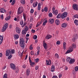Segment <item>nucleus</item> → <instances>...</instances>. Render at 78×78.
Masks as SVG:
<instances>
[{"instance_id": "nucleus-51", "label": "nucleus", "mask_w": 78, "mask_h": 78, "mask_svg": "<svg viewBox=\"0 0 78 78\" xmlns=\"http://www.w3.org/2000/svg\"><path fill=\"white\" fill-rule=\"evenodd\" d=\"M0 18H1V19H2V20H3V18H4L3 14H2Z\"/></svg>"}, {"instance_id": "nucleus-6", "label": "nucleus", "mask_w": 78, "mask_h": 78, "mask_svg": "<svg viewBox=\"0 0 78 78\" xmlns=\"http://www.w3.org/2000/svg\"><path fill=\"white\" fill-rule=\"evenodd\" d=\"M67 12H64L61 15V18H62V19H64L66 18L67 15Z\"/></svg>"}, {"instance_id": "nucleus-48", "label": "nucleus", "mask_w": 78, "mask_h": 78, "mask_svg": "<svg viewBox=\"0 0 78 78\" xmlns=\"http://www.w3.org/2000/svg\"><path fill=\"white\" fill-rule=\"evenodd\" d=\"M14 52H15L14 49H12L11 51V54H14Z\"/></svg>"}, {"instance_id": "nucleus-53", "label": "nucleus", "mask_w": 78, "mask_h": 78, "mask_svg": "<svg viewBox=\"0 0 78 78\" xmlns=\"http://www.w3.org/2000/svg\"><path fill=\"white\" fill-rule=\"evenodd\" d=\"M74 17L75 18H78V15L75 14V15H74Z\"/></svg>"}, {"instance_id": "nucleus-26", "label": "nucleus", "mask_w": 78, "mask_h": 78, "mask_svg": "<svg viewBox=\"0 0 78 78\" xmlns=\"http://www.w3.org/2000/svg\"><path fill=\"white\" fill-rule=\"evenodd\" d=\"M20 2L22 4H25V0H20Z\"/></svg>"}, {"instance_id": "nucleus-23", "label": "nucleus", "mask_w": 78, "mask_h": 78, "mask_svg": "<svg viewBox=\"0 0 78 78\" xmlns=\"http://www.w3.org/2000/svg\"><path fill=\"white\" fill-rule=\"evenodd\" d=\"M62 18V14L60 13H59L57 16V18Z\"/></svg>"}, {"instance_id": "nucleus-9", "label": "nucleus", "mask_w": 78, "mask_h": 78, "mask_svg": "<svg viewBox=\"0 0 78 78\" xmlns=\"http://www.w3.org/2000/svg\"><path fill=\"white\" fill-rule=\"evenodd\" d=\"M11 51L9 49H7L6 51V56H9V54H11Z\"/></svg>"}, {"instance_id": "nucleus-16", "label": "nucleus", "mask_w": 78, "mask_h": 78, "mask_svg": "<svg viewBox=\"0 0 78 78\" xmlns=\"http://www.w3.org/2000/svg\"><path fill=\"white\" fill-rule=\"evenodd\" d=\"M3 37L2 35H0V45L2 43V42L3 41Z\"/></svg>"}, {"instance_id": "nucleus-31", "label": "nucleus", "mask_w": 78, "mask_h": 78, "mask_svg": "<svg viewBox=\"0 0 78 78\" xmlns=\"http://www.w3.org/2000/svg\"><path fill=\"white\" fill-rule=\"evenodd\" d=\"M49 17L51 18L53 16V14L51 12H49L48 14Z\"/></svg>"}, {"instance_id": "nucleus-10", "label": "nucleus", "mask_w": 78, "mask_h": 78, "mask_svg": "<svg viewBox=\"0 0 78 78\" xmlns=\"http://www.w3.org/2000/svg\"><path fill=\"white\" fill-rule=\"evenodd\" d=\"M55 21L54 19L50 18L48 20V22L50 24H53Z\"/></svg>"}, {"instance_id": "nucleus-25", "label": "nucleus", "mask_w": 78, "mask_h": 78, "mask_svg": "<svg viewBox=\"0 0 78 78\" xmlns=\"http://www.w3.org/2000/svg\"><path fill=\"white\" fill-rule=\"evenodd\" d=\"M23 17L24 20L25 21H26V18H27V15L26 14H25V13H23Z\"/></svg>"}, {"instance_id": "nucleus-39", "label": "nucleus", "mask_w": 78, "mask_h": 78, "mask_svg": "<svg viewBox=\"0 0 78 78\" xmlns=\"http://www.w3.org/2000/svg\"><path fill=\"white\" fill-rule=\"evenodd\" d=\"M77 37H74V38H73V42H75L76 40L77 39Z\"/></svg>"}, {"instance_id": "nucleus-24", "label": "nucleus", "mask_w": 78, "mask_h": 78, "mask_svg": "<svg viewBox=\"0 0 78 78\" xmlns=\"http://www.w3.org/2000/svg\"><path fill=\"white\" fill-rule=\"evenodd\" d=\"M26 73H27V75L28 76L29 75L30 73V69H28L27 70V71L26 72Z\"/></svg>"}, {"instance_id": "nucleus-11", "label": "nucleus", "mask_w": 78, "mask_h": 78, "mask_svg": "<svg viewBox=\"0 0 78 78\" xmlns=\"http://www.w3.org/2000/svg\"><path fill=\"white\" fill-rule=\"evenodd\" d=\"M16 31L17 33L20 34L21 30L19 27H16Z\"/></svg>"}, {"instance_id": "nucleus-30", "label": "nucleus", "mask_w": 78, "mask_h": 78, "mask_svg": "<svg viewBox=\"0 0 78 78\" xmlns=\"http://www.w3.org/2000/svg\"><path fill=\"white\" fill-rule=\"evenodd\" d=\"M52 10L53 11V14H55V7L54 6L53 7Z\"/></svg>"}, {"instance_id": "nucleus-12", "label": "nucleus", "mask_w": 78, "mask_h": 78, "mask_svg": "<svg viewBox=\"0 0 78 78\" xmlns=\"http://www.w3.org/2000/svg\"><path fill=\"white\" fill-rule=\"evenodd\" d=\"M10 66L11 68L13 69H16V67L14 64H13V63H11L10 65Z\"/></svg>"}, {"instance_id": "nucleus-50", "label": "nucleus", "mask_w": 78, "mask_h": 78, "mask_svg": "<svg viewBox=\"0 0 78 78\" xmlns=\"http://www.w3.org/2000/svg\"><path fill=\"white\" fill-rule=\"evenodd\" d=\"M32 27H33V25L31 24L29 26V28L30 29L32 28Z\"/></svg>"}, {"instance_id": "nucleus-21", "label": "nucleus", "mask_w": 78, "mask_h": 78, "mask_svg": "<svg viewBox=\"0 0 78 78\" xmlns=\"http://www.w3.org/2000/svg\"><path fill=\"white\" fill-rule=\"evenodd\" d=\"M37 2H34L33 4L34 8H35V7L37 6Z\"/></svg>"}, {"instance_id": "nucleus-3", "label": "nucleus", "mask_w": 78, "mask_h": 78, "mask_svg": "<svg viewBox=\"0 0 78 78\" xmlns=\"http://www.w3.org/2000/svg\"><path fill=\"white\" fill-rule=\"evenodd\" d=\"M8 27V23H5V25H4L2 27V32H4V31H5L6 29H7Z\"/></svg>"}, {"instance_id": "nucleus-36", "label": "nucleus", "mask_w": 78, "mask_h": 78, "mask_svg": "<svg viewBox=\"0 0 78 78\" xmlns=\"http://www.w3.org/2000/svg\"><path fill=\"white\" fill-rule=\"evenodd\" d=\"M3 78H7V73H5L4 75Z\"/></svg>"}, {"instance_id": "nucleus-54", "label": "nucleus", "mask_w": 78, "mask_h": 78, "mask_svg": "<svg viewBox=\"0 0 78 78\" xmlns=\"http://www.w3.org/2000/svg\"><path fill=\"white\" fill-rule=\"evenodd\" d=\"M57 44L59 45V44H60V41H57L56 42Z\"/></svg>"}, {"instance_id": "nucleus-60", "label": "nucleus", "mask_w": 78, "mask_h": 78, "mask_svg": "<svg viewBox=\"0 0 78 78\" xmlns=\"http://www.w3.org/2000/svg\"><path fill=\"white\" fill-rule=\"evenodd\" d=\"M45 21L43 23V26H45Z\"/></svg>"}, {"instance_id": "nucleus-20", "label": "nucleus", "mask_w": 78, "mask_h": 78, "mask_svg": "<svg viewBox=\"0 0 78 78\" xmlns=\"http://www.w3.org/2000/svg\"><path fill=\"white\" fill-rule=\"evenodd\" d=\"M55 69V66L53 65L51 67V72H54Z\"/></svg>"}, {"instance_id": "nucleus-63", "label": "nucleus", "mask_w": 78, "mask_h": 78, "mask_svg": "<svg viewBox=\"0 0 78 78\" xmlns=\"http://www.w3.org/2000/svg\"><path fill=\"white\" fill-rule=\"evenodd\" d=\"M18 43V41H15V44H17Z\"/></svg>"}, {"instance_id": "nucleus-37", "label": "nucleus", "mask_w": 78, "mask_h": 78, "mask_svg": "<svg viewBox=\"0 0 78 78\" xmlns=\"http://www.w3.org/2000/svg\"><path fill=\"white\" fill-rule=\"evenodd\" d=\"M20 25H22V26H23V25L24 23L23 21L22 20H21V21H20Z\"/></svg>"}, {"instance_id": "nucleus-2", "label": "nucleus", "mask_w": 78, "mask_h": 78, "mask_svg": "<svg viewBox=\"0 0 78 78\" xmlns=\"http://www.w3.org/2000/svg\"><path fill=\"white\" fill-rule=\"evenodd\" d=\"M66 61L67 62H69L70 64H73L75 62V59H71L69 57L67 58Z\"/></svg>"}, {"instance_id": "nucleus-13", "label": "nucleus", "mask_w": 78, "mask_h": 78, "mask_svg": "<svg viewBox=\"0 0 78 78\" xmlns=\"http://www.w3.org/2000/svg\"><path fill=\"white\" fill-rule=\"evenodd\" d=\"M46 62L47 63L46 65H50L51 63V61L50 59H49V61L46 60Z\"/></svg>"}, {"instance_id": "nucleus-1", "label": "nucleus", "mask_w": 78, "mask_h": 78, "mask_svg": "<svg viewBox=\"0 0 78 78\" xmlns=\"http://www.w3.org/2000/svg\"><path fill=\"white\" fill-rule=\"evenodd\" d=\"M19 43L20 47H22L23 49H24L25 47V41H24V39L23 38H20Z\"/></svg>"}, {"instance_id": "nucleus-19", "label": "nucleus", "mask_w": 78, "mask_h": 78, "mask_svg": "<svg viewBox=\"0 0 78 78\" xmlns=\"http://www.w3.org/2000/svg\"><path fill=\"white\" fill-rule=\"evenodd\" d=\"M55 23L56 25H58L59 24H60V21L59 20H56L55 21Z\"/></svg>"}, {"instance_id": "nucleus-59", "label": "nucleus", "mask_w": 78, "mask_h": 78, "mask_svg": "<svg viewBox=\"0 0 78 78\" xmlns=\"http://www.w3.org/2000/svg\"><path fill=\"white\" fill-rule=\"evenodd\" d=\"M38 66H35V69H36V70L38 69Z\"/></svg>"}, {"instance_id": "nucleus-52", "label": "nucleus", "mask_w": 78, "mask_h": 78, "mask_svg": "<svg viewBox=\"0 0 78 78\" xmlns=\"http://www.w3.org/2000/svg\"><path fill=\"white\" fill-rule=\"evenodd\" d=\"M52 78H58V77L57 76H56V75H54V76H52Z\"/></svg>"}, {"instance_id": "nucleus-40", "label": "nucleus", "mask_w": 78, "mask_h": 78, "mask_svg": "<svg viewBox=\"0 0 78 78\" xmlns=\"http://www.w3.org/2000/svg\"><path fill=\"white\" fill-rule=\"evenodd\" d=\"M58 10H56L55 11V15L56 16H57V15L58 14Z\"/></svg>"}, {"instance_id": "nucleus-4", "label": "nucleus", "mask_w": 78, "mask_h": 78, "mask_svg": "<svg viewBox=\"0 0 78 78\" xmlns=\"http://www.w3.org/2000/svg\"><path fill=\"white\" fill-rule=\"evenodd\" d=\"M29 28L27 26H25V28L22 31V34L23 35H25L26 34L27 31L28 30Z\"/></svg>"}, {"instance_id": "nucleus-32", "label": "nucleus", "mask_w": 78, "mask_h": 78, "mask_svg": "<svg viewBox=\"0 0 78 78\" xmlns=\"http://www.w3.org/2000/svg\"><path fill=\"white\" fill-rule=\"evenodd\" d=\"M59 55H58V54H57V53H56V54H55V58H59Z\"/></svg>"}, {"instance_id": "nucleus-57", "label": "nucleus", "mask_w": 78, "mask_h": 78, "mask_svg": "<svg viewBox=\"0 0 78 78\" xmlns=\"http://www.w3.org/2000/svg\"><path fill=\"white\" fill-rule=\"evenodd\" d=\"M30 54H31V55H34V52L33 51H31Z\"/></svg>"}, {"instance_id": "nucleus-56", "label": "nucleus", "mask_w": 78, "mask_h": 78, "mask_svg": "<svg viewBox=\"0 0 78 78\" xmlns=\"http://www.w3.org/2000/svg\"><path fill=\"white\" fill-rule=\"evenodd\" d=\"M32 33H35V31L33 29H32Z\"/></svg>"}, {"instance_id": "nucleus-46", "label": "nucleus", "mask_w": 78, "mask_h": 78, "mask_svg": "<svg viewBox=\"0 0 78 78\" xmlns=\"http://www.w3.org/2000/svg\"><path fill=\"white\" fill-rule=\"evenodd\" d=\"M33 65H35V63H34V62H32L31 61V66H33Z\"/></svg>"}, {"instance_id": "nucleus-17", "label": "nucleus", "mask_w": 78, "mask_h": 78, "mask_svg": "<svg viewBox=\"0 0 78 78\" xmlns=\"http://www.w3.org/2000/svg\"><path fill=\"white\" fill-rule=\"evenodd\" d=\"M43 46L44 47V49H47V44L46 43L44 42L43 43Z\"/></svg>"}, {"instance_id": "nucleus-41", "label": "nucleus", "mask_w": 78, "mask_h": 78, "mask_svg": "<svg viewBox=\"0 0 78 78\" xmlns=\"http://www.w3.org/2000/svg\"><path fill=\"white\" fill-rule=\"evenodd\" d=\"M37 35H35L34 36V37H33L34 39H35H35H37Z\"/></svg>"}, {"instance_id": "nucleus-42", "label": "nucleus", "mask_w": 78, "mask_h": 78, "mask_svg": "<svg viewBox=\"0 0 78 78\" xmlns=\"http://www.w3.org/2000/svg\"><path fill=\"white\" fill-rule=\"evenodd\" d=\"M75 69L76 72H77L78 70V66H76L75 68Z\"/></svg>"}, {"instance_id": "nucleus-44", "label": "nucleus", "mask_w": 78, "mask_h": 78, "mask_svg": "<svg viewBox=\"0 0 78 78\" xmlns=\"http://www.w3.org/2000/svg\"><path fill=\"white\" fill-rule=\"evenodd\" d=\"M40 22H38L37 23V25L36 26V27H37L40 25Z\"/></svg>"}, {"instance_id": "nucleus-34", "label": "nucleus", "mask_w": 78, "mask_h": 78, "mask_svg": "<svg viewBox=\"0 0 78 78\" xmlns=\"http://www.w3.org/2000/svg\"><path fill=\"white\" fill-rule=\"evenodd\" d=\"M44 10L45 12H47L48 11V7H45L44 9Z\"/></svg>"}, {"instance_id": "nucleus-27", "label": "nucleus", "mask_w": 78, "mask_h": 78, "mask_svg": "<svg viewBox=\"0 0 78 78\" xmlns=\"http://www.w3.org/2000/svg\"><path fill=\"white\" fill-rule=\"evenodd\" d=\"M74 22L76 25H78V20H74Z\"/></svg>"}, {"instance_id": "nucleus-45", "label": "nucleus", "mask_w": 78, "mask_h": 78, "mask_svg": "<svg viewBox=\"0 0 78 78\" xmlns=\"http://www.w3.org/2000/svg\"><path fill=\"white\" fill-rule=\"evenodd\" d=\"M16 2L15 0H13L12 1V5H14Z\"/></svg>"}, {"instance_id": "nucleus-33", "label": "nucleus", "mask_w": 78, "mask_h": 78, "mask_svg": "<svg viewBox=\"0 0 78 78\" xmlns=\"http://www.w3.org/2000/svg\"><path fill=\"white\" fill-rule=\"evenodd\" d=\"M66 42L63 43V49H66Z\"/></svg>"}, {"instance_id": "nucleus-29", "label": "nucleus", "mask_w": 78, "mask_h": 78, "mask_svg": "<svg viewBox=\"0 0 78 78\" xmlns=\"http://www.w3.org/2000/svg\"><path fill=\"white\" fill-rule=\"evenodd\" d=\"M72 45L73 46V49H74L75 48H76V44H72Z\"/></svg>"}, {"instance_id": "nucleus-49", "label": "nucleus", "mask_w": 78, "mask_h": 78, "mask_svg": "<svg viewBox=\"0 0 78 78\" xmlns=\"http://www.w3.org/2000/svg\"><path fill=\"white\" fill-rule=\"evenodd\" d=\"M12 55H11V54H10V56H9L8 57V59H10V58H12Z\"/></svg>"}, {"instance_id": "nucleus-14", "label": "nucleus", "mask_w": 78, "mask_h": 78, "mask_svg": "<svg viewBox=\"0 0 78 78\" xmlns=\"http://www.w3.org/2000/svg\"><path fill=\"white\" fill-rule=\"evenodd\" d=\"M14 37L15 39H18L19 37V35L18 34H15L14 35Z\"/></svg>"}, {"instance_id": "nucleus-55", "label": "nucleus", "mask_w": 78, "mask_h": 78, "mask_svg": "<svg viewBox=\"0 0 78 78\" xmlns=\"http://www.w3.org/2000/svg\"><path fill=\"white\" fill-rule=\"evenodd\" d=\"M34 12V11L33 9H31V10H30L31 13H33Z\"/></svg>"}, {"instance_id": "nucleus-15", "label": "nucleus", "mask_w": 78, "mask_h": 78, "mask_svg": "<svg viewBox=\"0 0 78 78\" xmlns=\"http://www.w3.org/2000/svg\"><path fill=\"white\" fill-rule=\"evenodd\" d=\"M67 26V23H63L62 25V27L63 28H65Z\"/></svg>"}, {"instance_id": "nucleus-28", "label": "nucleus", "mask_w": 78, "mask_h": 78, "mask_svg": "<svg viewBox=\"0 0 78 78\" xmlns=\"http://www.w3.org/2000/svg\"><path fill=\"white\" fill-rule=\"evenodd\" d=\"M41 3H38V10H40L41 9Z\"/></svg>"}, {"instance_id": "nucleus-58", "label": "nucleus", "mask_w": 78, "mask_h": 78, "mask_svg": "<svg viewBox=\"0 0 78 78\" xmlns=\"http://www.w3.org/2000/svg\"><path fill=\"white\" fill-rule=\"evenodd\" d=\"M26 25V23H24V24H23V26H22V27H24Z\"/></svg>"}, {"instance_id": "nucleus-22", "label": "nucleus", "mask_w": 78, "mask_h": 78, "mask_svg": "<svg viewBox=\"0 0 78 78\" xmlns=\"http://www.w3.org/2000/svg\"><path fill=\"white\" fill-rule=\"evenodd\" d=\"M5 11L4 8H1L0 9V12L1 13L5 12Z\"/></svg>"}, {"instance_id": "nucleus-61", "label": "nucleus", "mask_w": 78, "mask_h": 78, "mask_svg": "<svg viewBox=\"0 0 78 78\" xmlns=\"http://www.w3.org/2000/svg\"><path fill=\"white\" fill-rule=\"evenodd\" d=\"M62 74H59V78H61V77H62Z\"/></svg>"}, {"instance_id": "nucleus-7", "label": "nucleus", "mask_w": 78, "mask_h": 78, "mask_svg": "<svg viewBox=\"0 0 78 78\" xmlns=\"http://www.w3.org/2000/svg\"><path fill=\"white\" fill-rule=\"evenodd\" d=\"M73 51V46L72 45V46H70V47L69 48V50L67 51L66 52V54H68L70 52H72Z\"/></svg>"}, {"instance_id": "nucleus-47", "label": "nucleus", "mask_w": 78, "mask_h": 78, "mask_svg": "<svg viewBox=\"0 0 78 78\" xmlns=\"http://www.w3.org/2000/svg\"><path fill=\"white\" fill-rule=\"evenodd\" d=\"M32 45H33L32 44H31V45H30V49L31 50H32V49H33V47H32Z\"/></svg>"}, {"instance_id": "nucleus-38", "label": "nucleus", "mask_w": 78, "mask_h": 78, "mask_svg": "<svg viewBox=\"0 0 78 78\" xmlns=\"http://www.w3.org/2000/svg\"><path fill=\"white\" fill-rule=\"evenodd\" d=\"M10 18L11 17L10 16H8L7 18H6L5 20L7 21H8V20H9V19H10Z\"/></svg>"}, {"instance_id": "nucleus-8", "label": "nucleus", "mask_w": 78, "mask_h": 78, "mask_svg": "<svg viewBox=\"0 0 78 78\" xmlns=\"http://www.w3.org/2000/svg\"><path fill=\"white\" fill-rule=\"evenodd\" d=\"M73 8L74 10L78 11V5L74 4L73 5Z\"/></svg>"}, {"instance_id": "nucleus-64", "label": "nucleus", "mask_w": 78, "mask_h": 78, "mask_svg": "<svg viewBox=\"0 0 78 78\" xmlns=\"http://www.w3.org/2000/svg\"><path fill=\"white\" fill-rule=\"evenodd\" d=\"M65 9H64V8H63L62 10H61V11L62 12H63V11H65Z\"/></svg>"}, {"instance_id": "nucleus-43", "label": "nucleus", "mask_w": 78, "mask_h": 78, "mask_svg": "<svg viewBox=\"0 0 78 78\" xmlns=\"http://www.w3.org/2000/svg\"><path fill=\"white\" fill-rule=\"evenodd\" d=\"M39 58H37V59H35V61L36 62H39Z\"/></svg>"}, {"instance_id": "nucleus-5", "label": "nucleus", "mask_w": 78, "mask_h": 78, "mask_svg": "<svg viewBox=\"0 0 78 78\" xmlns=\"http://www.w3.org/2000/svg\"><path fill=\"white\" fill-rule=\"evenodd\" d=\"M23 11L24 10L23 7H19V9H18L17 11L18 14H20L22 13Z\"/></svg>"}, {"instance_id": "nucleus-62", "label": "nucleus", "mask_w": 78, "mask_h": 78, "mask_svg": "<svg viewBox=\"0 0 78 78\" xmlns=\"http://www.w3.org/2000/svg\"><path fill=\"white\" fill-rule=\"evenodd\" d=\"M34 14L35 16H37V12H36V11H35V12H34Z\"/></svg>"}, {"instance_id": "nucleus-35", "label": "nucleus", "mask_w": 78, "mask_h": 78, "mask_svg": "<svg viewBox=\"0 0 78 78\" xmlns=\"http://www.w3.org/2000/svg\"><path fill=\"white\" fill-rule=\"evenodd\" d=\"M29 62L30 63V66H31V62L32 60H31V57H30V56H29Z\"/></svg>"}, {"instance_id": "nucleus-18", "label": "nucleus", "mask_w": 78, "mask_h": 78, "mask_svg": "<svg viewBox=\"0 0 78 78\" xmlns=\"http://www.w3.org/2000/svg\"><path fill=\"white\" fill-rule=\"evenodd\" d=\"M52 36L50 35H47L46 36V39H49L50 38H51Z\"/></svg>"}]
</instances>
